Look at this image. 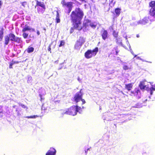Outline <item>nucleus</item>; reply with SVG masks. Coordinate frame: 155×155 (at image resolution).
I'll return each mask as SVG.
<instances>
[{
  "mask_svg": "<svg viewBox=\"0 0 155 155\" xmlns=\"http://www.w3.org/2000/svg\"><path fill=\"white\" fill-rule=\"evenodd\" d=\"M31 30L32 31H35V29L34 28H31Z\"/></svg>",
  "mask_w": 155,
  "mask_h": 155,
  "instance_id": "a19ab883",
  "label": "nucleus"
},
{
  "mask_svg": "<svg viewBox=\"0 0 155 155\" xmlns=\"http://www.w3.org/2000/svg\"><path fill=\"white\" fill-rule=\"evenodd\" d=\"M36 4L35 8L36 9L37 13L38 14H43L46 9L45 4L43 2H41L38 0H35Z\"/></svg>",
  "mask_w": 155,
  "mask_h": 155,
  "instance_id": "f03ea898",
  "label": "nucleus"
},
{
  "mask_svg": "<svg viewBox=\"0 0 155 155\" xmlns=\"http://www.w3.org/2000/svg\"><path fill=\"white\" fill-rule=\"evenodd\" d=\"M121 9L120 8H117L114 10V12H112L113 14V18L114 19L118 17L120 14Z\"/></svg>",
  "mask_w": 155,
  "mask_h": 155,
  "instance_id": "f8f14e48",
  "label": "nucleus"
},
{
  "mask_svg": "<svg viewBox=\"0 0 155 155\" xmlns=\"http://www.w3.org/2000/svg\"><path fill=\"white\" fill-rule=\"evenodd\" d=\"M56 153V150L53 148L51 147L46 153V155H55Z\"/></svg>",
  "mask_w": 155,
  "mask_h": 155,
  "instance_id": "ddd939ff",
  "label": "nucleus"
},
{
  "mask_svg": "<svg viewBox=\"0 0 155 155\" xmlns=\"http://www.w3.org/2000/svg\"><path fill=\"white\" fill-rule=\"evenodd\" d=\"M136 36L137 38H139L140 37V35L139 34H137Z\"/></svg>",
  "mask_w": 155,
  "mask_h": 155,
  "instance_id": "37998d69",
  "label": "nucleus"
},
{
  "mask_svg": "<svg viewBox=\"0 0 155 155\" xmlns=\"http://www.w3.org/2000/svg\"><path fill=\"white\" fill-rule=\"evenodd\" d=\"M133 86V84L132 83H130L125 84V88L126 89H127L128 91H129L132 89Z\"/></svg>",
  "mask_w": 155,
  "mask_h": 155,
  "instance_id": "dca6fc26",
  "label": "nucleus"
},
{
  "mask_svg": "<svg viewBox=\"0 0 155 155\" xmlns=\"http://www.w3.org/2000/svg\"><path fill=\"white\" fill-rule=\"evenodd\" d=\"M82 108H84V107H83H83H82Z\"/></svg>",
  "mask_w": 155,
  "mask_h": 155,
  "instance_id": "de8ad7c7",
  "label": "nucleus"
},
{
  "mask_svg": "<svg viewBox=\"0 0 155 155\" xmlns=\"http://www.w3.org/2000/svg\"><path fill=\"white\" fill-rule=\"evenodd\" d=\"M115 4V2H114L113 4L112 7ZM111 7H112V6H111Z\"/></svg>",
  "mask_w": 155,
  "mask_h": 155,
  "instance_id": "c03bdc74",
  "label": "nucleus"
},
{
  "mask_svg": "<svg viewBox=\"0 0 155 155\" xmlns=\"http://www.w3.org/2000/svg\"><path fill=\"white\" fill-rule=\"evenodd\" d=\"M140 90L136 88L134 91H131L130 94L132 96H136L138 95V94Z\"/></svg>",
  "mask_w": 155,
  "mask_h": 155,
  "instance_id": "4468645a",
  "label": "nucleus"
},
{
  "mask_svg": "<svg viewBox=\"0 0 155 155\" xmlns=\"http://www.w3.org/2000/svg\"><path fill=\"white\" fill-rule=\"evenodd\" d=\"M74 105H73L68 108L64 113V114L72 116H74L77 114Z\"/></svg>",
  "mask_w": 155,
  "mask_h": 155,
  "instance_id": "6e6552de",
  "label": "nucleus"
},
{
  "mask_svg": "<svg viewBox=\"0 0 155 155\" xmlns=\"http://www.w3.org/2000/svg\"><path fill=\"white\" fill-rule=\"evenodd\" d=\"M139 87L141 90L144 89L146 88V89L148 90V88L146 87V85H145L144 82L141 81L139 84Z\"/></svg>",
  "mask_w": 155,
  "mask_h": 155,
  "instance_id": "2eb2a0df",
  "label": "nucleus"
},
{
  "mask_svg": "<svg viewBox=\"0 0 155 155\" xmlns=\"http://www.w3.org/2000/svg\"><path fill=\"white\" fill-rule=\"evenodd\" d=\"M3 114L2 111H0V115L1 116L0 117H2L3 116V115L2 114Z\"/></svg>",
  "mask_w": 155,
  "mask_h": 155,
  "instance_id": "e433bc0d",
  "label": "nucleus"
},
{
  "mask_svg": "<svg viewBox=\"0 0 155 155\" xmlns=\"http://www.w3.org/2000/svg\"><path fill=\"white\" fill-rule=\"evenodd\" d=\"M51 44H50L49 45L48 48V50L50 52V53H51Z\"/></svg>",
  "mask_w": 155,
  "mask_h": 155,
  "instance_id": "473e14b6",
  "label": "nucleus"
},
{
  "mask_svg": "<svg viewBox=\"0 0 155 155\" xmlns=\"http://www.w3.org/2000/svg\"><path fill=\"white\" fill-rule=\"evenodd\" d=\"M61 3L63 7L67 10L68 13L69 14L73 7V3L71 2H66L64 0H63Z\"/></svg>",
  "mask_w": 155,
  "mask_h": 155,
  "instance_id": "39448f33",
  "label": "nucleus"
},
{
  "mask_svg": "<svg viewBox=\"0 0 155 155\" xmlns=\"http://www.w3.org/2000/svg\"><path fill=\"white\" fill-rule=\"evenodd\" d=\"M38 117V116L37 115H33L30 116H27L26 117V118H35Z\"/></svg>",
  "mask_w": 155,
  "mask_h": 155,
  "instance_id": "cd10ccee",
  "label": "nucleus"
},
{
  "mask_svg": "<svg viewBox=\"0 0 155 155\" xmlns=\"http://www.w3.org/2000/svg\"><path fill=\"white\" fill-rule=\"evenodd\" d=\"M2 5V2L1 1H0V8H1Z\"/></svg>",
  "mask_w": 155,
  "mask_h": 155,
  "instance_id": "ea45409f",
  "label": "nucleus"
},
{
  "mask_svg": "<svg viewBox=\"0 0 155 155\" xmlns=\"http://www.w3.org/2000/svg\"><path fill=\"white\" fill-rule=\"evenodd\" d=\"M84 15V13L83 11L79 7L76 8L74 10L71 12L70 17L73 27L71 28V33L74 31V29L79 31L82 29L81 20Z\"/></svg>",
  "mask_w": 155,
  "mask_h": 155,
  "instance_id": "f257e3e1",
  "label": "nucleus"
},
{
  "mask_svg": "<svg viewBox=\"0 0 155 155\" xmlns=\"http://www.w3.org/2000/svg\"><path fill=\"white\" fill-rule=\"evenodd\" d=\"M98 51V47L95 48L93 50H88L84 53V56L87 59H89L95 56Z\"/></svg>",
  "mask_w": 155,
  "mask_h": 155,
  "instance_id": "20e7f679",
  "label": "nucleus"
},
{
  "mask_svg": "<svg viewBox=\"0 0 155 155\" xmlns=\"http://www.w3.org/2000/svg\"><path fill=\"white\" fill-rule=\"evenodd\" d=\"M19 104L21 106L22 108H25H25L27 109V107L25 105L23 104Z\"/></svg>",
  "mask_w": 155,
  "mask_h": 155,
  "instance_id": "7c9ffc66",
  "label": "nucleus"
},
{
  "mask_svg": "<svg viewBox=\"0 0 155 155\" xmlns=\"http://www.w3.org/2000/svg\"><path fill=\"white\" fill-rule=\"evenodd\" d=\"M55 21L56 22V23H59L60 22V15L59 13L58 12H57Z\"/></svg>",
  "mask_w": 155,
  "mask_h": 155,
  "instance_id": "412c9836",
  "label": "nucleus"
},
{
  "mask_svg": "<svg viewBox=\"0 0 155 155\" xmlns=\"http://www.w3.org/2000/svg\"><path fill=\"white\" fill-rule=\"evenodd\" d=\"M15 105H14L13 106V107L14 108H15Z\"/></svg>",
  "mask_w": 155,
  "mask_h": 155,
  "instance_id": "a18cd8bd",
  "label": "nucleus"
},
{
  "mask_svg": "<svg viewBox=\"0 0 155 155\" xmlns=\"http://www.w3.org/2000/svg\"><path fill=\"white\" fill-rule=\"evenodd\" d=\"M39 96L41 97V101L42 100H44V98H42V95L41 94H40Z\"/></svg>",
  "mask_w": 155,
  "mask_h": 155,
  "instance_id": "c9c22d12",
  "label": "nucleus"
},
{
  "mask_svg": "<svg viewBox=\"0 0 155 155\" xmlns=\"http://www.w3.org/2000/svg\"><path fill=\"white\" fill-rule=\"evenodd\" d=\"M144 19H143V21H144Z\"/></svg>",
  "mask_w": 155,
  "mask_h": 155,
  "instance_id": "49530a36",
  "label": "nucleus"
},
{
  "mask_svg": "<svg viewBox=\"0 0 155 155\" xmlns=\"http://www.w3.org/2000/svg\"><path fill=\"white\" fill-rule=\"evenodd\" d=\"M77 41L82 45L85 42V38L83 37H80Z\"/></svg>",
  "mask_w": 155,
  "mask_h": 155,
  "instance_id": "f3484780",
  "label": "nucleus"
},
{
  "mask_svg": "<svg viewBox=\"0 0 155 155\" xmlns=\"http://www.w3.org/2000/svg\"><path fill=\"white\" fill-rule=\"evenodd\" d=\"M5 43L4 44L5 45H7L9 41L10 38L9 36L8 35H6L5 37Z\"/></svg>",
  "mask_w": 155,
  "mask_h": 155,
  "instance_id": "aec40b11",
  "label": "nucleus"
},
{
  "mask_svg": "<svg viewBox=\"0 0 155 155\" xmlns=\"http://www.w3.org/2000/svg\"><path fill=\"white\" fill-rule=\"evenodd\" d=\"M123 68L124 70H126L130 69L129 67L127 65H124L123 67Z\"/></svg>",
  "mask_w": 155,
  "mask_h": 155,
  "instance_id": "c85d7f7f",
  "label": "nucleus"
},
{
  "mask_svg": "<svg viewBox=\"0 0 155 155\" xmlns=\"http://www.w3.org/2000/svg\"><path fill=\"white\" fill-rule=\"evenodd\" d=\"M149 7L151 8L149 11V14L155 18V1L150 2L149 3Z\"/></svg>",
  "mask_w": 155,
  "mask_h": 155,
  "instance_id": "423d86ee",
  "label": "nucleus"
},
{
  "mask_svg": "<svg viewBox=\"0 0 155 155\" xmlns=\"http://www.w3.org/2000/svg\"><path fill=\"white\" fill-rule=\"evenodd\" d=\"M31 30V28L27 25H26L25 27H24L22 29V32H23L22 35L24 38H26L28 36V34L25 33L26 31H30Z\"/></svg>",
  "mask_w": 155,
  "mask_h": 155,
  "instance_id": "9d476101",
  "label": "nucleus"
},
{
  "mask_svg": "<svg viewBox=\"0 0 155 155\" xmlns=\"http://www.w3.org/2000/svg\"><path fill=\"white\" fill-rule=\"evenodd\" d=\"M75 108V109L76 114L78 112L79 110H81V107L78 106V105H74Z\"/></svg>",
  "mask_w": 155,
  "mask_h": 155,
  "instance_id": "b1692460",
  "label": "nucleus"
},
{
  "mask_svg": "<svg viewBox=\"0 0 155 155\" xmlns=\"http://www.w3.org/2000/svg\"><path fill=\"white\" fill-rule=\"evenodd\" d=\"M101 34L102 38L103 40H105L108 38V34L107 31L104 28H103L101 31Z\"/></svg>",
  "mask_w": 155,
  "mask_h": 155,
  "instance_id": "9b49d317",
  "label": "nucleus"
},
{
  "mask_svg": "<svg viewBox=\"0 0 155 155\" xmlns=\"http://www.w3.org/2000/svg\"><path fill=\"white\" fill-rule=\"evenodd\" d=\"M87 151H85V153H86Z\"/></svg>",
  "mask_w": 155,
  "mask_h": 155,
  "instance_id": "09e8293b",
  "label": "nucleus"
},
{
  "mask_svg": "<svg viewBox=\"0 0 155 155\" xmlns=\"http://www.w3.org/2000/svg\"><path fill=\"white\" fill-rule=\"evenodd\" d=\"M119 52V50H118L117 47L114 48L112 50V53L114 54L115 53V54L116 55H117L118 53Z\"/></svg>",
  "mask_w": 155,
  "mask_h": 155,
  "instance_id": "5701e85b",
  "label": "nucleus"
},
{
  "mask_svg": "<svg viewBox=\"0 0 155 155\" xmlns=\"http://www.w3.org/2000/svg\"><path fill=\"white\" fill-rule=\"evenodd\" d=\"M114 25H112L110 27V28L112 30H113V27Z\"/></svg>",
  "mask_w": 155,
  "mask_h": 155,
  "instance_id": "4c0bfd02",
  "label": "nucleus"
},
{
  "mask_svg": "<svg viewBox=\"0 0 155 155\" xmlns=\"http://www.w3.org/2000/svg\"><path fill=\"white\" fill-rule=\"evenodd\" d=\"M113 35L115 38H117L118 36V32L115 31H114L113 32Z\"/></svg>",
  "mask_w": 155,
  "mask_h": 155,
  "instance_id": "393cba45",
  "label": "nucleus"
},
{
  "mask_svg": "<svg viewBox=\"0 0 155 155\" xmlns=\"http://www.w3.org/2000/svg\"><path fill=\"white\" fill-rule=\"evenodd\" d=\"M37 35H40V32L38 30V31H37Z\"/></svg>",
  "mask_w": 155,
  "mask_h": 155,
  "instance_id": "58836bf2",
  "label": "nucleus"
},
{
  "mask_svg": "<svg viewBox=\"0 0 155 155\" xmlns=\"http://www.w3.org/2000/svg\"><path fill=\"white\" fill-rule=\"evenodd\" d=\"M12 62L13 64H15L19 63H20L21 62V61H13L12 60Z\"/></svg>",
  "mask_w": 155,
  "mask_h": 155,
  "instance_id": "2f4dec72",
  "label": "nucleus"
},
{
  "mask_svg": "<svg viewBox=\"0 0 155 155\" xmlns=\"http://www.w3.org/2000/svg\"><path fill=\"white\" fill-rule=\"evenodd\" d=\"M4 35V29L2 28H0V41H1L3 38Z\"/></svg>",
  "mask_w": 155,
  "mask_h": 155,
  "instance_id": "a211bd4d",
  "label": "nucleus"
},
{
  "mask_svg": "<svg viewBox=\"0 0 155 155\" xmlns=\"http://www.w3.org/2000/svg\"><path fill=\"white\" fill-rule=\"evenodd\" d=\"M81 46L82 45L76 41L74 45V48L75 49L79 50L81 47Z\"/></svg>",
  "mask_w": 155,
  "mask_h": 155,
  "instance_id": "6ab92c4d",
  "label": "nucleus"
},
{
  "mask_svg": "<svg viewBox=\"0 0 155 155\" xmlns=\"http://www.w3.org/2000/svg\"><path fill=\"white\" fill-rule=\"evenodd\" d=\"M34 49L33 47H29L27 49V52L28 53L32 52L34 51Z\"/></svg>",
  "mask_w": 155,
  "mask_h": 155,
  "instance_id": "4be33fe9",
  "label": "nucleus"
},
{
  "mask_svg": "<svg viewBox=\"0 0 155 155\" xmlns=\"http://www.w3.org/2000/svg\"><path fill=\"white\" fill-rule=\"evenodd\" d=\"M64 44H65V42L64 41H63V40L61 41H60V43L59 45V47H61L62 46H63L64 45Z\"/></svg>",
  "mask_w": 155,
  "mask_h": 155,
  "instance_id": "bb28decb",
  "label": "nucleus"
},
{
  "mask_svg": "<svg viewBox=\"0 0 155 155\" xmlns=\"http://www.w3.org/2000/svg\"><path fill=\"white\" fill-rule=\"evenodd\" d=\"M8 36L10 40L12 41L16 42L18 44H21L22 42V41L21 38L16 37L13 33H10L9 34Z\"/></svg>",
  "mask_w": 155,
  "mask_h": 155,
  "instance_id": "0eeeda50",
  "label": "nucleus"
},
{
  "mask_svg": "<svg viewBox=\"0 0 155 155\" xmlns=\"http://www.w3.org/2000/svg\"><path fill=\"white\" fill-rule=\"evenodd\" d=\"M13 64H13V63H12H12H10L9 64V68H10V69L12 68H13L12 65Z\"/></svg>",
  "mask_w": 155,
  "mask_h": 155,
  "instance_id": "72a5a7b5",
  "label": "nucleus"
},
{
  "mask_svg": "<svg viewBox=\"0 0 155 155\" xmlns=\"http://www.w3.org/2000/svg\"><path fill=\"white\" fill-rule=\"evenodd\" d=\"M150 94H152L153 93V91L155 90V88L152 87L150 88Z\"/></svg>",
  "mask_w": 155,
  "mask_h": 155,
  "instance_id": "c756f323",
  "label": "nucleus"
},
{
  "mask_svg": "<svg viewBox=\"0 0 155 155\" xmlns=\"http://www.w3.org/2000/svg\"><path fill=\"white\" fill-rule=\"evenodd\" d=\"M21 111V108L18 109H16V111L17 112V113L18 114H19V112Z\"/></svg>",
  "mask_w": 155,
  "mask_h": 155,
  "instance_id": "f704fd0d",
  "label": "nucleus"
},
{
  "mask_svg": "<svg viewBox=\"0 0 155 155\" xmlns=\"http://www.w3.org/2000/svg\"><path fill=\"white\" fill-rule=\"evenodd\" d=\"M113 0H111V1H110V4H111V3H112V2H113Z\"/></svg>",
  "mask_w": 155,
  "mask_h": 155,
  "instance_id": "79ce46f5",
  "label": "nucleus"
},
{
  "mask_svg": "<svg viewBox=\"0 0 155 155\" xmlns=\"http://www.w3.org/2000/svg\"><path fill=\"white\" fill-rule=\"evenodd\" d=\"M89 26L92 28H95L96 26L94 25L91 21L88 19L84 20L83 23V26H82V28H84L86 29Z\"/></svg>",
  "mask_w": 155,
  "mask_h": 155,
  "instance_id": "1a4fd4ad",
  "label": "nucleus"
},
{
  "mask_svg": "<svg viewBox=\"0 0 155 155\" xmlns=\"http://www.w3.org/2000/svg\"><path fill=\"white\" fill-rule=\"evenodd\" d=\"M82 90L81 89L79 91L77 92L74 95L73 97L74 101L76 103L81 101L82 102V104L83 105L86 102L85 100L82 98L83 94L81 92Z\"/></svg>",
  "mask_w": 155,
  "mask_h": 155,
  "instance_id": "7ed1b4c3",
  "label": "nucleus"
},
{
  "mask_svg": "<svg viewBox=\"0 0 155 155\" xmlns=\"http://www.w3.org/2000/svg\"><path fill=\"white\" fill-rule=\"evenodd\" d=\"M21 5L24 7L25 8L27 5V3L26 1H24L21 3Z\"/></svg>",
  "mask_w": 155,
  "mask_h": 155,
  "instance_id": "a878e982",
  "label": "nucleus"
}]
</instances>
